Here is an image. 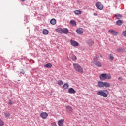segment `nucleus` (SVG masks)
<instances>
[{"label": "nucleus", "mask_w": 126, "mask_h": 126, "mask_svg": "<svg viewBox=\"0 0 126 126\" xmlns=\"http://www.w3.org/2000/svg\"><path fill=\"white\" fill-rule=\"evenodd\" d=\"M73 66L74 67V69H75L76 72L81 73V74H82V73H83V68H82L81 66L79 65L78 63H74L73 64Z\"/></svg>", "instance_id": "1"}, {"label": "nucleus", "mask_w": 126, "mask_h": 126, "mask_svg": "<svg viewBox=\"0 0 126 126\" xmlns=\"http://www.w3.org/2000/svg\"><path fill=\"white\" fill-rule=\"evenodd\" d=\"M99 78L100 80L104 81L105 79H111L112 76H111V74H110L103 73L100 75Z\"/></svg>", "instance_id": "2"}, {"label": "nucleus", "mask_w": 126, "mask_h": 126, "mask_svg": "<svg viewBox=\"0 0 126 126\" xmlns=\"http://www.w3.org/2000/svg\"><path fill=\"white\" fill-rule=\"evenodd\" d=\"M107 93H108V90H104L98 91L97 93V95H99V96H102L104 98H106V97H108V94Z\"/></svg>", "instance_id": "3"}, {"label": "nucleus", "mask_w": 126, "mask_h": 126, "mask_svg": "<svg viewBox=\"0 0 126 126\" xmlns=\"http://www.w3.org/2000/svg\"><path fill=\"white\" fill-rule=\"evenodd\" d=\"M56 31L60 34H68V29L67 28H58Z\"/></svg>", "instance_id": "4"}, {"label": "nucleus", "mask_w": 126, "mask_h": 126, "mask_svg": "<svg viewBox=\"0 0 126 126\" xmlns=\"http://www.w3.org/2000/svg\"><path fill=\"white\" fill-rule=\"evenodd\" d=\"M95 5L98 9L99 10H102L103 8H104V5L102 4V3L100 2H98L96 3Z\"/></svg>", "instance_id": "5"}, {"label": "nucleus", "mask_w": 126, "mask_h": 126, "mask_svg": "<svg viewBox=\"0 0 126 126\" xmlns=\"http://www.w3.org/2000/svg\"><path fill=\"white\" fill-rule=\"evenodd\" d=\"M108 32L110 33V34H112V35H114V36H117L118 35V32L115 31V30L113 29H110L108 30Z\"/></svg>", "instance_id": "6"}, {"label": "nucleus", "mask_w": 126, "mask_h": 126, "mask_svg": "<svg viewBox=\"0 0 126 126\" xmlns=\"http://www.w3.org/2000/svg\"><path fill=\"white\" fill-rule=\"evenodd\" d=\"M40 117L42 119H45L48 117V113L46 112H42L40 114Z\"/></svg>", "instance_id": "7"}, {"label": "nucleus", "mask_w": 126, "mask_h": 126, "mask_svg": "<svg viewBox=\"0 0 126 126\" xmlns=\"http://www.w3.org/2000/svg\"><path fill=\"white\" fill-rule=\"evenodd\" d=\"M70 43L71 46H73V47H77L79 45L78 42L73 40H70Z\"/></svg>", "instance_id": "8"}, {"label": "nucleus", "mask_w": 126, "mask_h": 126, "mask_svg": "<svg viewBox=\"0 0 126 126\" xmlns=\"http://www.w3.org/2000/svg\"><path fill=\"white\" fill-rule=\"evenodd\" d=\"M94 63L98 67H102V63L100 61L94 62Z\"/></svg>", "instance_id": "9"}, {"label": "nucleus", "mask_w": 126, "mask_h": 126, "mask_svg": "<svg viewBox=\"0 0 126 126\" xmlns=\"http://www.w3.org/2000/svg\"><path fill=\"white\" fill-rule=\"evenodd\" d=\"M68 93H70V94H74V93H76V91L73 89L72 88H70L68 90Z\"/></svg>", "instance_id": "10"}, {"label": "nucleus", "mask_w": 126, "mask_h": 126, "mask_svg": "<svg viewBox=\"0 0 126 126\" xmlns=\"http://www.w3.org/2000/svg\"><path fill=\"white\" fill-rule=\"evenodd\" d=\"M64 123V120L61 119L58 121V125L59 126H63V125Z\"/></svg>", "instance_id": "11"}, {"label": "nucleus", "mask_w": 126, "mask_h": 126, "mask_svg": "<svg viewBox=\"0 0 126 126\" xmlns=\"http://www.w3.org/2000/svg\"><path fill=\"white\" fill-rule=\"evenodd\" d=\"M76 32H77V34H82V33H83V29L82 28H79L76 30Z\"/></svg>", "instance_id": "12"}, {"label": "nucleus", "mask_w": 126, "mask_h": 126, "mask_svg": "<svg viewBox=\"0 0 126 126\" xmlns=\"http://www.w3.org/2000/svg\"><path fill=\"white\" fill-rule=\"evenodd\" d=\"M66 109L68 113H69V114H70V113H71V112H72V110H73L72 107H70V106H67L66 107Z\"/></svg>", "instance_id": "13"}, {"label": "nucleus", "mask_w": 126, "mask_h": 126, "mask_svg": "<svg viewBox=\"0 0 126 126\" xmlns=\"http://www.w3.org/2000/svg\"><path fill=\"white\" fill-rule=\"evenodd\" d=\"M104 82H103L102 81H99L98 83V86L99 87H100V88L104 87Z\"/></svg>", "instance_id": "14"}, {"label": "nucleus", "mask_w": 126, "mask_h": 126, "mask_svg": "<svg viewBox=\"0 0 126 126\" xmlns=\"http://www.w3.org/2000/svg\"><path fill=\"white\" fill-rule=\"evenodd\" d=\"M111 87V84L107 82H104V87H106V88H109V87Z\"/></svg>", "instance_id": "15"}, {"label": "nucleus", "mask_w": 126, "mask_h": 126, "mask_svg": "<svg viewBox=\"0 0 126 126\" xmlns=\"http://www.w3.org/2000/svg\"><path fill=\"white\" fill-rule=\"evenodd\" d=\"M93 41H92V40H89L87 41V44L90 47H91V46L93 45Z\"/></svg>", "instance_id": "16"}, {"label": "nucleus", "mask_w": 126, "mask_h": 126, "mask_svg": "<svg viewBox=\"0 0 126 126\" xmlns=\"http://www.w3.org/2000/svg\"><path fill=\"white\" fill-rule=\"evenodd\" d=\"M44 67H46V68H51L52 66V64L50 63H48L46 65H44Z\"/></svg>", "instance_id": "17"}, {"label": "nucleus", "mask_w": 126, "mask_h": 126, "mask_svg": "<svg viewBox=\"0 0 126 126\" xmlns=\"http://www.w3.org/2000/svg\"><path fill=\"white\" fill-rule=\"evenodd\" d=\"M116 24L118 26H121L122 25V24H123V21L121 20H118L116 21Z\"/></svg>", "instance_id": "18"}, {"label": "nucleus", "mask_w": 126, "mask_h": 126, "mask_svg": "<svg viewBox=\"0 0 126 126\" xmlns=\"http://www.w3.org/2000/svg\"><path fill=\"white\" fill-rule=\"evenodd\" d=\"M50 23L51 24H52V25H55V24L57 23V21H56V19H52L50 21Z\"/></svg>", "instance_id": "19"}, {"label": "nucleus", "mask_w": 126, "mask_h": 126, "mask_svg": "<svg viewBox=\"0 0 126 126\" xmlns=\"http://www.w3.org/2000/svg\"><path fill=\"white\" fill-rule=\"evenodd\" d=\"M74 13L75 14H76V15H79L80 14H81L82 13V12L81 11L79 10H75L74 11Z\"/></svg>", "instance_id": "20"}, {"label": "nucleus", "mask_w": 126, "mask_h": 126, "mask_svg": "<svg viewBox=\"0 0 126 126\" xmlns=\"http://www.w3.org/2000/svg\"><path fill=\"white\" fill-rule=\"evenodd\" d=\"M115 16L116 17V19H121L122 17V15L120 14H117L115 15Z\"/></svg>", "instance_id": "21"}, {"label": "nucleus", "mask_w": 126, "mask_h": 126, "mask_svg": "<svg viewBox=\"0 0 126 126\" xmlns=\"http://www.w3.org/2000/svg\"><path fill=\"white\" fill-rule=\"evenodd\" d=\"M42 33L44 35H48L49 34V31L46 29L43 30Z\"/></svg>", "instance_id": "22"}, {"label": "nucleus", "mask_w": 126, "mask_h": 126, "mask_svg": "<svg viewBox=\"0 0 126 126\" xmlns=\"http://www.w3.org/2000/svg\"><path fill=\"white\" fill-rule=\"evenodd\" d=\"M70 23L72 25V26H76V22L74 20H71Z\"/></svg>", "instance_id": "23"}, {"label": "nucleus", "mask_w": 126, "mask_h": 126, "mask_svg": "<svg viewBox=\"0 0 126 126\" xmlns=\"http://www.w3.org/2000/svg\"><path fill=\"white\" fill-rule=\"evenodd\" d=\"M68 87H69V85H68V84L67 83H65L64 84L63 86V88L64 89H67L68 88Z\"/></svg>", "instance_id": "24"}, {"label": "nucleus", "mask_w": 126, "mask_h": 126, "mask_svg": "<svg viewBox=\"0 0 126 126\" xmlns=\"http://www.w3.org/2000/svg\"><path fill=\"white\" fill-rule=\"evenodd\" d=\"M4 126V122L2 121V120L0 119V126Z\"/></svg>", "instance_id": "25"}, {"label": "nucleus", "mask_w": 126, "mask_h": 126, "mask_svg": "<svg viewBox=\"0 0 126 126\" xmlns=\"http://www.w3.org/2000/svg\"><path fill=\"white\" fill-rule=\"evenodd\" d=\"M63 81H62V80H59L58 82V84L60 86L63 85Z\"/></svg>", "instance_id": "26"}, {"label": "nucleus", "mask_w": 126, "mask_h": 126, "mask_svg": "<svg viewBox=\"0 0 126 126\" xmlns=\"http://www.w3.org/2000/svg\"><path fill=\"white\" fill-rule=\"evenodd\" d=\"M71 59H72V61H76V60H77V58L76 57V56H75V55L72 57Z\"/></svg>", "instance_id": "27"}, {"label": "nucleus", "mask_w": 126, "mask_h": 126, "mask_svg": "<svg viewBox=\"0 0 126 126\" xmlns=\"http://www.w3.org/2000/svg\"><path fill=\"white\" fill-rule=\"evenodd\" d=\"M109 59L111 61H113L114 60V56L112 54H109Z\"/></svg>", "instance_id": "28"}, {"label": "nucleus", "mask_w": 126, "mask_h": 126, "mask_svg": "<svg viewBox=\"0 0 126 126\" xmlns=\"http://www.w3.org/2000/svg\"><path fill=\"white\" fill-rule=\"evenodd\" d=\"M94 63L96 62H98V57H97V56L94 57Z\"/></svg>", "instance_id": "29"}, {"label": "nucleus", "mask_w": 126, "mask_h": 126, "mask_svg": "<svg viewBox=\"0 0 126 126\" xmlns=\"http://www.w3.org/2000/svg\"><path fill=\"white\" fill-rule=\"evenodd\" d=\"M5 117H6L7 118H9V117H10V114H9V113H5Z\"/></svg>", "instance_id": "30"}, {"label": "nucleus", "mask_w": 126, "mask_h": 126, "mask_svg": "<svg viewBox=\"0 0 126 126\" xmlns=\"http://www.w3.org/2000/svg\"><path fill=\"white\" fill-rule=\"evenodd\" d=\"M123 35H124L125 37H126V31H124L123 32Z\"/></svg>", "instance_id": "31"}, {"label": "nucleus", "mask_w": 126, "mask_h": 126, "mask_svg": "<svg viewBox=\"0 0 126 126\" xmlns=\"http://www.w3.org/2000/svg\"><path fill=\"white\" fill-rule=\"evenodd\" d=\"M122 51H123V50L121 48H118L117 49V52H121Z\"/></svg>", "instance_id": "32"}, {"label": "nucleus", "mask_w": 126, "mask_h": 126, "mask_svg": "<svg viewBox=\"0 0 126 126\" xmlns=\"http://www.w3.org/2000/svg\"><path fill=\"white\" fill-rule=\"evenodd\" d=\"M8 104L9 105H12L13 104L12 101H11V100H9L8 102Z\"/></svg>", "instance_id": "33"}, {"label": "nucleus", "mask_w": 126, "mask_h": 126, "mask_svg": "<svg viewBox=\"0 0 126 126\" xmlns=\"http://www.w3.org/2000/svg\"><path fill=\"white\" fill-rule=\"evenodd\" d=\"M118 80H120V81H122V80H123V78L119 77V78H118Z\"/></svg>", "instance_id": "34"}, {"label": "nucleus", "mask_w": 126, "mask_h": 126, "mask_svg": "<svg viewBox=\"0 0 126 126\" xmlns=\"http://www.w3.org/2000/svg\"><path fill=\"white\" fill-rule=\"evenodd\" d=\"M94 15H95V16H97V15H98V14L97 13H94Z\"/></svg>", "instance_id": "35"}, {"label": "nucleus", "mask_w": 126, "mask_h": 126, "mask_svg": "<svg viewBox=\"0 0 126 126\" xmlns=\"http://www.w3.org/2000/svg\"><path fill=\"white\" fill-rule=\"evenodd\" d=\"M21 73H22V74H24V71H23L22 72H21Z\"/></svg>", "instance_id": "36"}, {"label": "nucleus", "mask_w": 126, "mask_h": 126, "mask_svg": "<svg viewBox=\"0 0 126 126\" xmlns=\"http://www.w3.org/2000/svg\"><path fill=\"white\" fill-rule=\"evenodd\" d=\"M22 1H25V0H21Z\"/></svg>", "instance_id": "37"}]
</instances>
